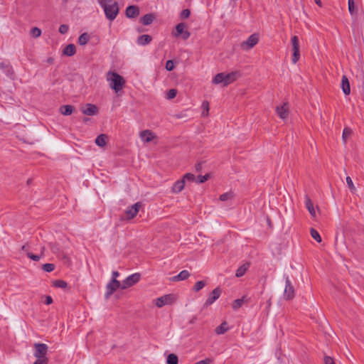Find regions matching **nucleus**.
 Segmentation results:
<instances>
[{
    "instance_id": "f257e3e1",
    "label": "nucleus",
    "mask_w": 364,
    "mask_h": 364,
    "mask_svg": "<svg viewBox=\"0 0 364 364\" xmlns=\"http://www.w3.org/2000/svg\"><path fill=\"white\" fill-rule=\"evenodd\" d=\"M97 1L101 9L103 10L106 18L110 21H113L117 18L119 11L118 2L115 0Z\"/></svg>"
},
{
    "instance_id": "f03ea898",
    "label": "nucleus",
    "mask_w": 364,
    "mask_h": 364,
    "mask_svg": "<svg viewBox=\"0 0 364 364\" xmlns=\"http://www.w3.org/2000/svg\"><path fill=\"white\" fill-rule=\"evenodd\" d=\"M109 87L116 93L121 91L125 85L126 81L123 77L115 71H109L106 76Z\"/></svg>"
},
{
    "instance_id": "7ed1b4c3",
    "label": "nucleus",
    "mask_w": 364,
    "mask_h": 364,
    "mask_svg": "<svg viewBox=\"0 0 364 364\" xmlns=\"http://www.w3.org/2000/svg\"><path fill=\"white\" fill-rule=\"evenodd\" d=\"M239 75V73L236 71L229 73H220L213 77V83L215 85L221 84L223 86H226L236 80Z\"/></svg>"
},
{
    "instance_id": "20e7f679",
    "label": "nucleus",
    "mask_w": 364,
    "mask_h": 364,
    "mask_svg": "<svg viewBox=\"0 0 364 364\" xmlns=\"http://www.w3.org/2000/svg\"><path fill=\"white\" fill-rule=\"evenodd\" d=\"M44 250L45 247L41 246L38 254H33L32 251H37V248L35 247L33 242H28L21 247V251L33 261H39L44 256Z\"/></svg>"
},
{
    "instance_id": "39448f33",
    "label": "nucleus",
    "mask_w": 364,
    "mask_h": 364,
    "mask_svg": "<svg viewBox=\"0 0 364 364\" xmlns=\"http://www.w3.org/2000/svg\"><path fill=\"white\" fill-rule=\"evenodd\" d=\"M176 300V296L174 294H169L156 299L154 301V303L157 307L161 308L165 305L172 304Z\"/></svg>"
},
{
    "instance_id": "423d86ee",
    "label": "nucleus",
    "mask_w": 364,
    "mask_h": 364,
    "mask_svg": "<svg viewBox=\"0 0 364 364\" xmlns=\"http://www.w3.org/2000/svg\"><path fill=\"white\" fill-rule=\"evenodd\" d=\"M140 279L141 274L139 273H134L128 276L125 279L122 281L121 289H126L134 286L139 282Z\"/></svg>"
},
{
    "instance_id": "0eeeda50",
    "label": "nucleus",
    "mask_w": 364,
    "mask_h": 364,
    "mask_svg": "<svg viewBox=\"0 0 364 364\" xmlns=\"http://www.w3.org/2000/svg\"><path fill=\"white\" fill-rule=\"evenodd\" d=\"M172 35L175 37L181 36L183 40H187L191 33L186 29L185 23H180L176 26V31L172 32Z\"/></svg>"
},
{
    "instance_id": "6e6552de",
    "label": "nucleus",
    "mask_w": 364,
    "mask_h": 364,
    "mask_svg": "<svg viewBox=\"0 0 364 364\" xmlns=\"http://www.w3.org/2000/svg\"><path fill=\"white\" fill-rule=\"evenodd\" d=\"M259 41V36L253 33L249 38L240 44V47L244 50H248L252 48Z\"/></svg>"
},
{
    "instance_id": "1a4fd4ad",
    "label": "nucleus",
    "mask_w": 364,
    "mask_h": 364,
    "mask_svg": "<svg viewBox=\"0 0 364 364\" xmlns=\"http://www.w3.org/2000/svg\"><path fill=\"white\" fill-rule=\"evenodd\" d=\"M122 284L117 279H111L106 287V292L105 296L106 299L110 297V296L118 289H121Z\"/></svg>"
},
{
    "instance_id": "9d476101",
    "label": "nucleus",
    "mask_w": 364,
    "mask_h": 364,
    "mask_svg": "<svg viewBox=\"0 0 364 364\" xmlns=\"http://www.w3.org/2000/svg\"><path fill=\"white\" fill-rule=\"evenodd\" d=\"M34 356L36 358H47L46 355L48 352V346L45 343H35Z\"/></svg>"
},
{
    "instance_id": "9b49d317",
    "label": "nucleus",
    "mask_w": 364,
    "mask_h": 364,
    "mask_svg": "<svg viewBox=\"0 0 364 364\" xmlns=\"http://www.w3.org/2000/svg\"><path fill=\"white\" fill-rule=\"evenodd\" d=\"M289 107L287 102H284L276 108V112L282 120H286L289 117Z\"/></svg>"
},
{
    "instance_id": "f8f14e48",
    "label": "nucleus",
    "mask_w": 364,
    "mask_h": 364,
    "mask_svg": "<svg viewBox=\"0 0 364 364\" xmlns=\"http://www.w3.org/2000/svg\"><path fill=\"white\" fill-rule=\"evenodd\" d=\"M141 205L140 203H136L133 205H132L130 208H127L125 211V215L127 219H132L134 218L137 213H139V210L141 208Z\"/></svg>"
},
{
    "instance_id": "ddd939ff",
    "label": "nucleus",
    "mask_w": 364,
    "mask_h": 364,
    "mask_svg": "<svg viewBox=\"0 0 364 364\" xmlns=\"http://www.w3.org/2000/svg\"><path fill=\"white\" fill-rule=\"evenodd\" d=\"M294 296V287L289 280V279L287 277L286 279V285L285 289L284 291V297L286 299H291Z\"/></svg>"
},
{
    "instance_id": "4468645a",
    "label": "nucleus",
    "mask_w": 364,
    "mask_h": 364,
    "mask_svg": "<svg viewBox=\"0 0 364 364\" xmlns=\"http://www.w3.org/2000/svg\"><path fill=\"white\" fill-rule=\"evenodd\" d=\"M221 290L220 288H215L210 294L208 298L205 301V305L210 306L213 304L220 296Z\"/></svg>"
},
{
    "instance_id": "2eb2a0df",
    "label": "nucleus",
    "mask_w": 364,
    "mask_h": 364,
    "mask_svg": "<svg viewBox=\"0 0 364 364\" xmlns=\"http://www.w3.org/2000/svg\"><path fill=\"white\" fill-rule=\"evenodd\" d=\"M139 136L142 141L145 143L150 142L156 138V135L154 132L149 129L144 130L140 132Z\"/></svg>"
},
{
    "instance_id": "dca6fc26",
    "label": "nucleus",
    "mask_w": 364,
    "mask_h": 364,
    "mask_svg": "<svg viewBox=\"0 0 364 364\" xmlns=\"http://www.w3.org/2000/svg\"><path fill=\"white\" fill-rule=\"evenodd\" d=\"M304 203L306 209L312 218L316 217V208L314 206V204L308 196L304 198Z\"/></svg>"
},
{
    "instance_id": "f3484780",
    "label": "nucleus",
    "mask_w": 364,
    "mask_h": 364,
    "mask_svg": "<svg viewBox=\"0 0 364 364\" xmlns=\"http://www.w3.org/2000/svg\"><path fill=\"white\" fill-rule=\"evenodd\" d=\"M139 14V8L136 6H129L126 9V16L129 18H133L138 16Z\"/></svg>"
},
{
    "instance_id": "a211bd4d",
    "label": "nucleus",
    "mask_w": 364,
    "mask_h": 364,
    "mask_svg": "<svg viewBox=\"0 0 364 364\" xmlns=\"http://www.w3.org/2000/svg\"><path fill=\"white\" fill-rule=\"evenodd\" d=\"M82 112L84 114L92 116L97 114V107L92 104H87L85 107L82 108Z\"/></svg>"
},
{
    "instance_id": "6ab92c4d",
    "label": "nucleus",
    "mask_w": 364,
    "mask_h": 364,
    "mask_svg": "<svg viewBox=\"0 0 364 364\" xmlns=\"http://www.w3.org/2000/svg\"><path fill=\"white\" fill-rule=\"evenodd\" d=\"M341 87L343 93L346 95H348L350 92V82L348 77L343 75L341 79Z\"/></svg>"
},
{
    "instance_id": "aec40b11",
    "label": "nucleus",
    "mask_w": 364,
    "mask_h": 364,
    "mask_svg": "<svg viewBox=\"0 0 364 364\" xmlns=\"http://www.w3.org/2000/svg\"><path fill=\"white\" fill-rule=\"evenodd\" d=\"M152 40L151 36L144 34L140 36L137 39V43L140 46H145L149 44Z\"/></svg>"
},
{
    "instance_id": "412c9836",
    "label": "nucleus",
    "mask_w": 364,
    "mask_h": 364,
    "mask_svg": "<svg viewBox=\"0 0 364 364\" xmlns=\"http://www.w3.org/2000/svg\"><path fill=\"white\" fill-rule=\"evenodd\" d=\"M184 185V179L175 182L172 187V191L175 193L181 192L183 189Z\"/></svg>"
},
{
    "instance_id": "4be33fe9",
    "label": "nucleus",
    "mask_w": 364,
    "mask_h": 364,
    "mask_svg": "<svg viewBox=\"0 0 364 364\" xmlns=\"http://www.w3.org/2000/svg\"><path fill=\"white\" fill-rule=\"evenodd\" d=\"M75 52V46L74 44H69L63 49V53L67 56H73Z\"/></svg>"
},
{
    "instance_id": "5701e85b",
    "label": "nucleus",
    "mask_w": 364,
    "mask_h": 364,
    "mask_svg": "<svg viewBox=\"0 0 364 364\" xmlns=\"http://www.w3.org/2000/svg\"><path fill=\"white\" fill-rule=\"evenodd\" d=\"M190 274L187 270L181 271L178 274L172 278L173 281H182L188 278Z\"/></svg>"
},
{
    "instance_id": "b1692460",
    "label": "nucleus",
    "mask_w": 364,
    "mask_h": 364,
    "mask_svg": "<svg viewBox=\"0 0 364 364\" xmlns=\"http://www.w3.org/2000/svg\"><path fill=\"white\" fill-rule=\"evenodd\" d=\"M154 19V16L151 14H148L144 15L141 18V22L142 23V24H144L145 26H148V25H150L153 22Z\"/></svg>"
},
{
    "instance_id": "393cba45",
    "label": "nucleus",
    "mask_w": 364,
    "mask_h": 364,
    "mask_svg": "<svg viewBox=\"0 0 364 364\" xmlns=\"http://www.w3.org/2000/svg\"><path fill=\"white\" fill-rule=\"evenodd\" d=\"M249 264L248 263H245L244 264H242V266H240L236 271V277H242L245 272H247V270L249 268Z\"/></svg>"
},
{
    "instance_id": "a878e982",
    "label": "nucleus",
    "mask_w": 364,
    "mask_h": 364,
    "mask_svg": "<svg viewBox=\"0 0 364 364\" xmlns=\"http://www.w3.org/2000/svg\"><path fill=\"white\" fill-rule=\"evenodd\" d=\"M90 38V36L87 33H83L79 36L77 42L80 46H85L87 43Z\"/></svg>"
},
{
    "instance_id": "bb28decb",
    "label": "nucleus",
    "mask_w": 364,
    "mask_h": 364,
    "mask_svg": "<svg viewBox=\"0 0 364 364\" xmlns=\"http://www.w3.org/2000/svg\"><path fill=\"white\" fill-rule=\"evenodd\" d=\"M291 43L292 45V50L294 53L299 52V38L297 36H294L291 39Z\"/></svg>"
},
{
    "instance_id": "cd10ccee",
    "label": "nucleus",
    "mask_w": 364,
    "mask_h": 364,
    "mask_svg": "<svg viewBox=\"0 0 364 364\" xmlns=\"http://www.w3.org/2000/svg\"><path fill=\"white\" fill-rule=\"evenodd\" d=\"M228 330V323L224 321L215 328V333L218 335L223 334Z\"/></svg>"
},
{
    "instance_id": "c85d7f7f",
    "label": "nucleus",
    "mask_w": 364,
    "mask_h": 364,
    "mask_svg": "<svg viewBox=\"0 0 364 364\" xmlns=\"http://www.w3.org/2000/svg\"><path fill=\"white\" fill-rule=\"evenodd\" d=\"M348 11L351 16H355L357 13L356 6L354 0H348Z\"/></svg>"
},
{
    "instance_id": "c756f323",
    "label": "nucleus",
    "mask_w": 364,
    "mask_h": 364,
    "mask_svg": "<svg viewBox=\"0 0 364 364\" xmlns=\"http://www.w3.org/2000/svg\"><path fill=\"white\" fill-rule=\"evenodd\" d=\"M60 110L63 115H70L73 111V107L71 105H64L60 107Z\"/></svg>"
},
{
    "instance_id": "7c9ffc66",
    "label": "nucleus",
    "mask_w": 364,
    "mask_h": 364,
    "mask_svg": "<svg viewBox=\"0 0 364 364\" xmlns=\"http://www.w3.org/2000/svg\"><path fill=\"white\" fill-rule=\"evenodd\" d=\"M95 143L99 146H104L106 144V136L105 134L99 135L95 139Z\"/></svg>"
},
{
    "instance_id": "2f4dec72",
    "label": "nucleus",
    "mask_w": 364,
    "mask_h": 364,
    "mask_svg": "<svg viewBox=\"0 0 364 364\" xmlns=\"http://www.w3.org/2000/svg\"><path fill=\"white\" fill-rule=\"evenodd\" d=\"M177 363H178V357L173 353L169 354L166 359V364H177Z\"/></svg>"
},
{
    "instance_id": "473e14b6",
    "label": "nucleus",
    "mask_w": 364,
    "mask_h": 364,
    "mask_svg": "<svg viewBox=\"0 0 364 364\" xmlns=\"http://www.w3.org/2000/svg\"><path fill=\"white\" fill-rule=\"evenodd\" d=\"M53 285H54V287H58V288L65 289L68 286V284L66 282H65L63 280L58 279L53 282Z\"/></svg>"
},
{
    "instance_id": "72a5a7b5",
    "label": "nucleus",
    "mask_w": 364,
    "mask_h": 364,
    "mask_svg": "<svg viewBox=\"0 0 364 364\" xmlns=\"http://www.w3.org/2000/svg\"><path fill=\"white\" fill-rule=\"evenodd\" d=\"M244 303V300L243 299H235L232 304V309L234 310H237L239 308H240L242 306V305Z\"/></svg>"
},
{
    "instance_id": "f704fd0d",
    "label": "nucleus",
    "mask_w": 364,
    "mask_h": 364,
    "mask_svg": "<svg viewBox=\"0 0 364 364\" xmlns=\"http://www.w3.org/2000/svg\"><path fill=\"white\" fill-rule=\"evenodd\" d=\"M202 108H203L202 115L203 117L208 116V112H209V103H208V102L204 101L202 103Z\"/></svg>"
},
{
    "instance_id": "c9c22d12",
    "label": "nucleus",
    "mask_w": 364,
    "mask_h": 364,
    "mask_svg": "<svg viewBox=\"0 0 364 364\" xmlns=\"http://www.w3.org/2000/svg\"><path fill=\"white\" fill-rule=\"evenodd\" d=\"M311 235L318 242H321V237L317 230L311 229Z\"/></svg>"
},
{
    "instance_id": "e433bc0d",
    "label": "nucleus",
    "mask_w": 364,
    "mask_h": 364,
    "mask_svg": "<svg viewBox=\"0 0 364 364\" xmlns=\"http://www.w3.org/2000/svg\"><path fill=\"white\" fill-rule=\"evenodd\" d=\"M351 129L346 127L343 131L342 138L344 142L346 141L347 139L350 136L351 134Z\"/></svg>"
},
{
    "instance_id": "4c0bfd02",
    "label": "nucleus",
    "mask_w": 364,
    "mask_h": 364,
    "mask_svg": "<svg viewBox=\"0 0 364 364\" xmlns=\"http://www.w3.org/2000/svg\"><path fill=\"white\" fill-rule=\"evenodd\" d=\"M31 35L33 37V38H38L41 35V31L40 28H37V27H33L31 30Z\"/></svg>"
},
{
    "instance_id": "58836bf2",
    "label": "nucleus",
    "mask_w": 364,
    "mask_h": 364,
    "mask_svg": "<svg viewBox=\"0 0 364 364\" xmlns=\"http://www.w3.org/2000/svg\"><path fill=\"white\" fill-rule=\"evenodd\" d=\"M210 177L209 174H205L204 176H198L196 177V182L198 183H202L206 181Z\"/></svg>"
},
{
    "instance_id": "ea45409f",
    "label": "nucleus",
    "mask_w": 364,
    "mask_h": 364,
    "mask_svg": "<svg viewBox=\"0 0 364 364\" xmlns=\"http://www.w3.org/2000/svg\"><path fill=\"white\" fill-rule=\"evenodd\" d=\"M232 198V193L231 192H227L222 194L220 196V200L222 201H226L230 200Z\"/></svg>"
},
{
    "instance_id": "a19ab883",
    "label": "nucleus",
    "mask_w": 364,
    "mask_h": 364,
    "mask_svg": "<svg viewBox=\"0 0 364 364\" xmlns=\"http://www.w3.org/2000/svg\"><path fill=\"white\" fill-rule=\"evenodd\" d=\"M55 269V265L53 264L47 263L43 264V269L46 272H51Z\"/></svg>"
},
{
    "instance_id": "79ce46f5",
    "label": "nucleus",
    "mask_w": 364,
    "mask_h": 364,
    "mask_svg": "<svg viewBox=\"0 0 364 364\" xmlns=\"http://www.w3.org/2000/svg\"><path fill=\"white\" fill-rule=\"evenodd\" d=\"M176 94H177L176 90L171 89L166 93V99L172 100L176 96Z\"/></svg>"
},
{
    "instance_id": "37998d69",
    "label": "nucleus",
    "mask_w": 364,
    "mask_h": 364,
    "mask_svg": "<svg viewBox=\"0 0 364 364\" xmlns=\"http://www.w3.org/2000/svg\"><path fill=\"white\" fill-rule=\"evenodd\" d=\"M205 282H203V281H198L197 282L195 285H194V290L196 291H200V289H202L204 287H205Z\"/></svg>"
},
{
    "instance_id": "c03bdc74",
    "label": "nucleus",
    "mask_w": 364,
    "mask_h": 364,
    "mask_svg": "<svg viewBox=\"0 0 364 364\" xmlns=\"http://www.w3.org/2000/svg\"><path fill=\"white\" fill-rule=\"evenodd\" d=\"M58 31L61 34H65L69 31V26L66 24H62L60 26Z\"/></svg>"
},
{
    "instance_id": "a18cd8bd",
    "label": "nucleus",
    "mask_w": 364,
    "mask_h": 364,
    "mask_svg": "<svg viewBox=\"0 0 364 364\" xmlns=\"http://www.w3.org/2000/svg\"><path fill=\"white\" fill-rule=\"evenodd\" d=\"M173 68H174V63H173V60H167L166 63V69L168 71H171L173 70Z\"/></svg>"
},
{
    "instance_id": "49530a36",
    "label": "nucleus",
    "mask_w": 364,
    "mask_h": 364,
    "mask_svg": "<svg viewBox=\"0 0 364 364\" xmlns=\"http://www.w3.org/2000/svg\"><path fill=\"white\" fill-rule=\"evenodd\" d=\"M346 183H347L348 188L350 190H352V191L355 190V186L353 185V181L350 176L346 177Z\"/></svg>"
},
{
    "instance_id": "de8ad7c7",
    "label": "nucleus",
    "mask_w": 364,
    "mask_h": 364,
    "mask_svg": "<svg viewBox=\"0 0 364 364\" xmlns=\"http://www.w3.org/2000/svg\"><path fill=\"white\" fill-rule=\"evenodd\" d=\"M191 14V12L188 9H184L181 13V18H187L189 17Z\"/></svg>"
},
{
    "instance_id": "09e8293b",
    "label": "nucleus",
    "mask_w": 364,
    "mask_h": 364,
    "mask_svg": "<svg viewBox=\"0 0 364 364\" xmlns=\"http://www.w3.org/2000/svg\"><path fill=\"white\" fill-rule=\"evenodd\" d=\"M183 179H187L188 181H196V177L192 174V173H186L184 177H183Z\"/></svg>"
},
{
    "instance_id": "8fccbe9b",
    "label": "nucleus",
    "mask_w": 364,
    "mask_h": 364,
    "mask_svg": "<svg viewBox=\"0 0 364 364\" xmlns=\"http://www.w3.org/2000/svg\"><path fill=\"white\" fill-rule=\"evenodd\" d=\"M213 360L211 358H205L204 360H200L194 364H212Z\"/></svg>"
},
{
    "instance_id": "3c124183",
    "label": "nucleus",
    "mask_w": 364,
    "mask_h": 364,
    "mask_svg": "<svg viewBox=\"0 0 364 364\" xmlns=\"http://www.w3.org/2000/svg\"><path fill=\"white\" fill-rule=\"evenodd\" d=\"M300 58L299 52L294 53L293 52V58H292V62L294 63H296Z\"/></svg>"
},
{
    "instance_id": "603ef678",
    "label": "nucleus",
    "mask_w": 364,
    "mask_h": 364,
    "mask_svg": "<svg viewBox=\"0 0 364 364\" xmlns=\"http://www.w3.org/2000/svg\"><path fill=\"white\" fill-rule=\"evenodd\" d=\"M48 359L47 358H37L36 361L34 362L33 364H47Z\"/></svg>"
},
{
    "instance_id": "864d4df0",
    "label": "nucleus",
    "mask_w": 364,
    "mask_h": 364,
    "mask_svg": "<svg viewBox=\"0 0 364 364\" xmlns=\"http://www.w3.org/2000/svg\"><path fill=\"white\" fill-rule=\"evenodd\" d=\"M324 363L325 364H335L334 360H333V358L329 357V356L325 357V358H324Z\"/></svg>"
},
{
    "instance_id": "5fc2aeb1",
    "label": "nucleus",
    "mask_w": 364,
    "mask_h": 364,
    "mask_svg": "<svg viewBox=\"0 0 364 364\" xmlns=\"http://www.w3.org/2000/svg\"><path fill=\"white\" fill-rule=\"evenodd\" d=\"M119 276V273L117 271H113L112 273V279H117Z\"/></svg>"
},
{
    "instance_id": "6e6d98bb",
    "label": "nucleus",
    "mask_w": 364,
    "mask_h": 364,
    "mask_svg": "<svg viewBox=\"0 0 364 364\" xmlns=\"http://www.w3.org/2000/svg\"><path fill=\"white\" fill-rule=\"evenodd\" d=\"M52 302H53L52 298L50 296H46V301H45L46 304L49 305V304H52Z\"/></svg>"
},
{
    "instance_id": "4d7b16f0",
    "label": "nucleus",
    "mask_w": 364,
    "mask_h": 364,
    "mask_svg": "<svg viewBox=\"0 0 364 364\" xmlns=\"http://www.w3.org/2000/svg\"><path fill=\"white\" fill-rule=\"evenodd\" d=\"M316 4L319 6H321V0H314Z\"/></svg>"
},
{
    "instance_id": "13d9d810",
    "label": "nucleus",
    "mask_w": 364,
    "mask_h": 364,
    "mask_svg": "<svg viewBox=\"0 0 364 364\" xmlns=\"http://www.w3.org/2000/svg\"><path fill=\"white\" fill-rule=\"evenodd\" d=\"M65 1H67L68 0H65Z\"/></svg>"
}]
</instances>
